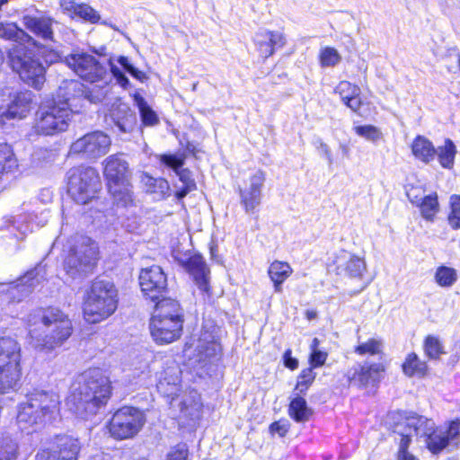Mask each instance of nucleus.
<instances>
[{
    "label": "nucleus",
    "instance_id": "obj_1",
    "mask_svg": "<svg viewBox=\"0 0 460 460\" xmlns=\"http://www.w3.org/2000/svg\"><path fill=\"white\" fill-rule=\"evenodd\" d=\"M31 31L33 36L27 34L25 31H0V36L13 42L8 51L9 65L12 69L27 84L35 89H40L46 80V70L29 48L33 47L38 49L47 48L40 40L43 41L51 40L53 31Z\"/></svg>",
    "mask_w": 460,
    "mask_h": 460
},
{
    "label": "nucleus",
    "instance_id": "obj_2",
    "mask_svg": "<svg viewBox=\"0 0 460 460\" xmlns=\"http://www.w3.org/2000/svg\"><path fill=\"white\" fill-rule=\"evenodd\" d=\"M111 394V381L100 368H90L72 384L67 404L81 418L96 414Z\"/></svg>",
    "mask_w": 460,
    "mask_h": 460
},
{
    "label": "nucleus",
    "instance_id": "obj_3",
    "mask_svg": "<svg viewBox=\"0 0 460 460\" xmlns=\"http://www.w3.org/2000/svg\"><path fill=\"white\" fill-rule=\"evenodd\" d=\"M43 330H30L31 344L40 353L49 354L61 347L72 335L73 325L68 316L58 308H48L41 315Z\"/></svg>",
    "mask_w": 460,
    "mask_h": 460
},
{
    "label": "nucleus",
    "instance_id": "obj_4",
    "mask_svg": "<svg viewBox=\"0 0 460 460\" xmlns=\"http://www.w3.org/2000/svg\"><path fill=\"white\" fill-rule=\"evenodd\" d=\"M59 395L52 391L36 390L19 405L17 422L22 430L37 429L54 420L59 413Z\"/></svg>",
    "mask_w": 460,
    "mask_h": 460
},
{
    "label": "nucleus",
    "instance_id": "obj_5",
    "mask_svg": "<svg viewBox=\"0 0 460 460\" xmlns=\"http://www.w3.org/2000/svg\"><path fill=\"white\" fill-rule=\"evenodd\" d=\"M98 260V244L88 236L76 234L68 241L63 269L71 279H83L93 272Z\"/></svg>",
    "mask_w": 460,
    "mask_h": 460
},
{
    "label": "nucleus",
    "instance_id": "obj_6",
    "mask_svg": "<svg viewBox=\"0 0 460 460\" xmlns=\"http://www.w3.org/2000/svg\"><path fill=\"white\" fill-rule=\"evenodd\" d=\"M117 305V290L113 283L95 279L84 304V318L89 323H99L111 315Z\"/></svg>",
    "mask_w": 460,
    "mask_h": 460
},
{
    "label": "nucleus",
    "instance_id": "obj_7",
    "mask_svg": "<svg viewBox=\"0 0 460 460\" xmlns=\"http://www.w3.org/2000/svg\"><path fill=\"white\" fill-rule=\"evenodd\" d=\"M72 111L66 102L51 103L40 106L34 116L32 129L37 135L54 136L67 129Z\"/></svg>",
    "mask_w": 460,
    "mask_h": 460
},
{
    "label": "nucleus",
    "instance_id": "obj_8",
    "mask_svg": "<svg viewBox=\"0 0 460 460\" xmlns=\"http://www.w3.org/2000/svg\"><path fill=\"white\" fill-rule=\"evenodd\" d=\"M21 347L11 337L0 338V393L14 391L21 379Z\"/></svg>",
    "mask_w": 460,
    "mask_h": 460
},
{
    "label": "nucleus",
    "instance_id": "obj_9",
    "mask_svg": "<svg viewBox=\"0 0 460 460\" xmlns=\"http://www.w3.org/2000/svg\"><path fill=\"white\" fill-rule=\"evenodd\" d=\"M67 174V192L76 203L84 205L95 198L101 189V181L94 168L74 167L68 171Z\"/></svg>",
    "mask_w": 460,
    "mask_h": 460
},
{
    "label": "nucleus",
    "instance_id": "obj_10",
    "mask_svg": "<svg viewBox=\"0 0 460 460\" xmlns=\"http://www.w3.org/2000/svg\"><path fill=\"white\" fill-rule=\"evenodd\" d=\"M145 423L146 416L142 411L134 407H122L115 411L108 429L112 438L127 439L135 437Z\"/></svg>",
    "mask_w": 460,
    "mask_h": 460
},
{
    "label": "nucleus",
    "instance_id": "obj_11",
    "mask_svg": "<svg viewBox=\"0 0 460 460\" xmlns=\"http://www.w3.org/2000/svg\"><path fill=\"white\" fill-rule=\"evenodd\" d=\"M402 420L412 436L425 438L427 447L432 453L437 454L449 445L446 432H437L432 420L423 416L411 415Z\"/></svg>",
    "mask_w": 460,
    "mask_h": 460
},
{
    "label": "nucleus",
    "instance_id": "obj_12",
    "mask_svg": "<svg viewBox=\"0 0 460 460\" xmlns=\"http://www.w3.org/2000/svg\"><path fill=\"white\" fill-rule=\"evenodd\" d=\"M104 164V175L110 192L113 196L124 194L130 176L128 162L119 154L108 156Z\"/></svg>",
    "mask_w": 460,
    "mask_h": 460
},
{
    "label": "nucleus",
    "instance_id": "obj_13",
    "mask_svg": "<svg viewBox=\"0 0 460 460\" xmlns=\"http://www.w3.org/2000/svg\"><path fill=\"white\" fill-rule=\"evenodd\" d=\"M65 63L82 79L95 82L102 79L106 68L92 55L84 52H75L65 57Z\"/></svg>",
    "mask_w": 460,
    "mask_h": 460
},
{
    "label": "nucleus",
    "instance_id": "obj_14",
    "mask_svg": "<svg viewBox=\"0 0 460 460\" xmlns=\"http://www.w3.org/2000/svg\"><path fill=\"white\" fill-rule=\"evenodd\" d=\"M111 144V138L107 134L94 131L75 141L70 150L75 154H83L87 158H98L107 154Z\"/></svg>",
    "mask_w": 460,
    "mask_h": 460
},
{
    "label": "nucleus",
    "instance_id": "obj_15",
    "mask_svg": "<svg viewBox=\"0 0 460 460\" xmlns=\"http://www.w3.org/2000/svg\"><path fill=\"white\" fill-rule=\"evenodd\" d=\"M139 285L144 296L155 302L167 290V278L160 266L153 265L142 269L139 274Z\"/></svg>",
    "mask_w": 460,
    "mask_h": 460
},
{
    "label": "nucleus",
    "instance_id": "obj_16",
    "mask_svg": "<svg viewBox=\"0 0 460 460\" xmlns=\"http://www.w3.org/2000/svg\"><path fill=\"white\" fill-rule=\"evenodd\" d=\"M183 319H153L150 331L153 339L160 344H167L179 339L181 335Z\"/></svg>",
    "mask_w": 460,
    "mask_h": 460
},
{
    "label": "nucleus",
    "instance_id": "obj_17",
    "mask_svg": "<svg viewBox=\"0 0 460 460\" xmlns=\"http://www.w3.org/2000/svg\"><path fill=\"white\" fill-rule=\"evenodd\" d=\"M266 177L261 171H257L249 179V186L240 189L241 204L243 206L246 213H254L261 202V190Z\"/></svg>",
    "mask_w": 460,
    "mask_h": 460
},
{
    "label": "nucleus",
    "instance_id": "obj_18",
    "mask_svg": "<svg viewBox=\"0 0 460 460\" xmlns=\"http://www.w3.org/2000/svg\"><path fill=\"white\" fill-rule=\"evenodd\" d=\"M333 270L337 275L359 279L366 270L365 261L349 252L341 251L333 259Z\"/></svg>",
    "mask_w": 460,
    "mask_h": 460
},
{
    "label": "nucleus",
    "instance_id": "obj_19",
    "mask_svg": "<svg viewBox=\"0 0 460 460\" xmlns=\"http://www.w3.org/2000/svg\"><path fill=\"white\" fill-rule=\"evenodd\" d=\"M175 259L193 277L198 288L204 293L209 294V269L200 255H193L188 259Z\"/></svg>",
    "mask_w": 460,
    "mask_h": 460
},
{
    "label": "nucleus",
    "instance_id": "obj_20",
    "mask_svg": "<svg viewBox=\"0 0 460 460\" xmlns=\"http://www.w3.org/2000/svg\"><path fill=\"white\" fill-rule=\"evenodd\" d=\"M384 370L381 363L358 365L348 371L347 377L350 385L364 387L376 382Z\"/></svg>",
    "mask_w": 460,
    "mask_h": 460
},
{
    "label": "nucleus",
    "instance_id": "obj_21",
    "mask_svg": "<svg viewBox=\"0 0 460 460\" xmlns=\"http://www.w3.org/2000/svg\"><path fill=\"white\" fill-rule=\"evenodd\" d=\"M197 349L201 359L217 358L221 351V346L217 341V329L214 325H204L199 340Z\"/></svg>",
    "mask_w": 460,
    "mask_h": 460
},
{
    "label": "nucleus",
    "instance_id": "obj_22",
    "mask_svg": "<svg viewBox=\"0 0 460 460\" xmlns=\"http://www.w3.org/2000/svg\"><path fill=\"white\" fill-rule=\"evenodd\" d=\"M158 159L161 164L172 168L176 172L183 185L188 186L189 189H196V182L192 178L191 172L189 169L181 168L186 159L184 153L163 154L158 155Z\"/></svg>",
    "mask_w": 460,
    "mask_h": 460
},
{
    "label": "nucleus",
    "instance_id": "obj_23",
    "mask_svg": "<svg viewBox=\"0 0 460 460\" xmlns=\"http://www.w3.org/2000/svg\"><path fill=\"white\" fill-rule=\"evenodd\" d=\"M110 119L121 133H130L137 126L136 113L125 103L112 106Z\"/></svg>",
    "mask_w": 460,
    "mask_h": 460
},
{
    "label": "nucleus",
    "instance_id": "obj_24",
    "mask_svg": "<svg viewBox=\"0 0 460 460\" xmlns=\"http://www.w3.org/2000/svg\"><path fill=\"white\" fill-rule=\"evenodd\" d=\"M59 6L72 18L77 17L91 24H96L101 21L99 13L87 4H77L74 0H60Z\"/></svg>",
    "mask_w": 460,
    "mask_h": 460
},
{
    "label": "nucleus",
    "instance_id": "obj_25",
    "mask_svg": "<svg viewBox=\"0 0 460 460\" xmlns=\"http://www.w3.org/2000/svg\"><path fill=\"white\" fill-rule=\"evenodd\" d=\"M80 450L79 440L70 436L57 437L52 448L49 449L58 460H77Z\"/></svg>",
    "mask_w": 460,
    "mask_h": 460
},
{
    "label": "nucleus",
    "instance_id": "obj_26",
    "mask_svg": "<svg viewBox=\"0 0 460 460\" xmlns=\"http://www.w3.org/2000/svg\"><path fill=\"white\" fill-rule=\"evenodd\" d=\"M32 101L33 93L31 91L17 93L8 105L4 117L18 119L25 118L31 110Z\"/></svg>",
    "mask_w": 460,
    "mask_h": 460
},
{
    "label": "nucleus",
    "instance_id": "obj_27",
    "mask_svg": "<svg viewBox=\"0 0 460 460\" xmlns=\"http://www.w3.org/2000/svg\"><path fill=\"white\" fill-rule=\"evenodd\" d=\"M153 319H183L182 309L178 301L164 296L155 301Z\"/></svg>",
    "mask_w": 460,
    "mask_h": 460
},
{
    "label": "nucleus",
    "instance_id": "obj_28",
    "mask_svg": "<svg viewBox=\"0 0 460 460\" xmlns=\"http://www.w3.org/2000/svg\"><path fill=\"white\" fill-rule=\"evenodd\" d=\"M284 37L280 31H264L256 36L260 50L266 58L272 55L275 48L284 45Z\"/></svg>",
    "mask_w": 460,
    "mask_h": 460
},
{
    "label": "nucleus",
    "instance_id": "obj_29",
    "mask_svg": "<svg viewBox=\"0 0 460 460\" xmlns=\"http://www.w3.org/2000/svg\"><path fill=\"white\" fill-rule=\"evenodd\" d=\"M394 433L395 436L399 437L400 440L397 460H419L417 457L407 451L413 436L408 428H406V425L402 420L395 424L394 428Z\"/></svg>",
    "mask_w": 460,
    "mask_h": 460
},
{
    "label": "nucleus",
    "instance_id": "obj_30",
    "mask_svg": "<svg viewBox=\"0 0 460 460\" xmlns=\"http://www.w3.org/2000/svg\"><path fill=\"white\" fill-rule=\"evenodd\" d=\"M39 283L40 281L36 277L35 270H31L22 277L16 284H12L9 292H11L13 298H15V292L21 293V295L17 296L18 301H20L31 294Z\"/></svg>",
    "mask_w": 460,
    "mask_h": 460
},
{
    "label": "nucleus",
    "instance_id": "obj_31",
    "mask_svg": "<svg viewBox=\"0 0 460 460\" xmlns=\"http://www.w3.org/2000/svg\"><path fill=\"white\" fill-rule=\"evenodd\" d=\"M413 155L419 160L428 164L432 161L437 153L432 143L422 136H418L411 144Z\"/></svg>",
    "mask_w": 460,
    "mask_h": 460
},
{
    "label": "nucleus",
    "instance_id": "obj_32",
    "mask_svg": "<svg viewBox=\"0 0 460 460\" xmlns=\"http://www.w3.org/2000/svg\"><path fill=\"white\" fill-rule=\"evenodd\" d=\"M292 271V268L287 262L275 261L270 265L268 273L274 283L276 292H281V284L291 275Z\"/></svg>",
    "mask_w": 460,
    "mask_h": 460
},
{
    "label": "nucleus",
    "instance_id": "obj_33",
    "mask_svg": "<svg viewBox=\"0 0 460 460\" xmlns=\"http://www.w3.org/2000/svg\"><path fill=\"white\" fill-rule=\"evenodd\" d=\"M83 85L75 80H64L57 93V103L66 102L70 106L72 98L83 92Z\"/></svg>",
    "mask_w": 460,
    "mask_h": 460
},
{
    "label": "nucleus",
    "instance_id": "obj_34",
    "mask_svg": "<svg viewBox=\"0 0 460 460\" xmlns=\"http://www.w3.org/2000/svg\"><path fill=\"white\" fill-rule=\"evenodd\" d=\"M289 415L297 422L308 420L312 411L307 407L306 401L300 396L294 398L289 404Z\"/></svg>",
    "mask_w": 460,
    "mask_h": 460
},
{
    "label": "nucleus",
    "instance_id": "obj_35",
    "mask_svg": "<svg viewBox=\"0 0 460 460\" xmlns=\"http://www.w3.org/2000/svg\"><path fill=\"white\" fill-rule=\"evenodd\" d=\"M142 181L146 187V191L155 194L157 199L164 198L170 190L168 181L163 178H153L145 174Z\"/></svg>",
    "mask_w": 460,
    "mask_h": 460
},
{
    "label": "nucleus",
    "instance_id": "obj_36",
    "mask_svg": "<svg viewBox=\"0 0 460 460\" xmlns=\"http://www.w3.org/2000/svg\"><path fill=\"white\" fill-rule=\"evenodd\" d=\"M419 203L420 205L418 207L420 209L421 216L426 220L432 221L435 215L439 210L437 193L425 195V197Z\"/></svg>",
    "mask_w": 460,
    "mask_h": 460
},
{
    "label": "nucleus",
    "instance_id": "obj_37",
    "mask_svg": "<svg viewBox=\"0 0 460 460\" xmlns=\"http://www.w3.org/2000/svg\"><path fill=\"white\" fill-rule=\"evenodd\" d=\"M402 370L408 376H424L427 371V365L415 353H411L402 364Z\"/></svg>",
    "mask_w": 460,
    "mask_h": 460
},
{
    "label": "nucleus",
    "instance_id": "obj_38",
    "mask_svg": "<svg viewBox=\"0 0 460 460\" xmlns=\"http://www.w3.org/2000/svg\"><path fill=\"white\" fill-rule=\"evenodd\" d=\"M436 155L438 156V161L444 168L450 169L454 165L455 155L456 153V146L450 139L445 141L443 146H439Z\"/></svg>",
    "mask_w": 460,
    "mask_h": 460
},
{
    "label": "nucleus",
    "instance_id": "obj_39",
    "mask_svg": "<svg viewBox=\"0 0 460 460\" xmlns=\"http://www.w3.org/2000/svg\"><path fill=\"white\" fill-rule=\"evenodd\" d=\"M54 21L45 14L36 13L23 16V24L26 29H51Z\"/></svg>",
    "mask_w": 460,
    "mask_h": 460
},
{
    "label": "nucleus",
    "instance_id": "obj_40",
    "mask_svg": "<svg viewBox=\"0 0 460 460\" xmlns=\"http://www.w3.org/2000/svg\"><path fill=\"white\" fill-rule=\"evenodd\" d=\"M424 350L427 357L430 359H438L442 354L446 353L440 340L431 335L425 339Z\"/></svg>",
    "mask_w": 460,
    "mask_h": 460
},
{
    "label": "nucleus",
    "instance_id": "obj_41",
    "mask_svg": "<svg viewBox=\"0 0 460 460\" xmlns=\"http://www.w3.org/2000/svg\"><path fill=\"white\" fill-rule=\"evenodd\" d=\"M18 446L15 441L4 438L0 441V460H16Z\"/></svg>",
    "mask_w": 460,
    "mask_h": 460
},
{
    "label": "nucleus",
    "instance_id": "obj_42",
    "mask_svg": "<svg viewBox=\"0 0 460 460\" xmlns=\"http://www.w3.org/2000/svg\"><path fill=\"white\" fill-rule=\"evenodd\" d=\"M436 280L440 286H451L456 280V270L451 268L441 267L436 272Z\"/></svg>",
    "mask_w": 460,
    "mask_h": 460
},
{
    "label": "nucleus",
    "instance_id": "obj_43",
    "mask_svg": "<svg viewBox=\"0 0 460 460\" xmlns=\"http://www.w3.org/2000/svg\"><path fill=\"white\" fill-rule=\"evenodd\" d=\"M336 93H338L343 102L349 99L352 96L359 95L360 89L358 86L350 84L348 81H341L335 89Z\"/></svg>",
    "mask_w": 460,
    "mask_h": 460
},
{
    "label": "nucleus",
    "instance_id": "obj_44",
    "mask_svg": "<svg viewBox=\"0 0 460 460\" xmlns=\"http://www.w3.org/2000/svg\"><path fill=\"white\" fill-rule=\"evenodd\" d=\"M382 351V342L380 341L370 339L366 342L360 343L356 347L355 352L359 355L369 353L371 355L379 354Z\"/></svg>",
    "mask_w": 460,
    "mask_h": 460
},
{
    "label": "nucleus",
    "instance_id": "obj_45",
    "mask_svg": "<svg viewBox=\"0 0 460 460\" xmlns=\"http://www.w3.org/2000/svg\"><path fill=\"white\" fill-rule=\"evenodd\" d=\"M315 378V373L313 371V367H308L302 370L298 376V381L296 389L299 390L300 393H305L310 385Z\"/></svg>",
    "mask_w": 460,
    "mask_h": 460
},
{
    "label": "nucleus",
    "instance_id": "obj_46",
    "mask_svg": "<svg viewBox=\"0 0 460 460\" xmlns=\"http://www.w3.org/2000/svg\"><path fill=\"white\" fill-rule=\"evenodd\" d=\"M354 130L358 136L369 141H376L381 137L380 130L372 125L357 126Z\"/></svg>",
    "mask_w": 460,
    "mask_h": 460
},
{
    "label": "nucleus",
    "instance_id": "obj_47",
    "mask_svg": "<svg viewBox=\"0 0 460 460\" xmlns=\"http://www.w3.org/2000/svg\"><path fill=\"white\" fill-rule=\"evenodd\" d=\"M139 111L143 123L146 126H154L158 123L156 113L144 102L139 103Z\"/></svg>",
    "mask_w": 460,
    "mask_h": 460
},
{
    "label": "nucleus",
    "instance_id": "obj_48",
    "mask_svg": "<svg viewBox=\"0 0 460 460\" xmlns=\"http://www.w3.org/2000/svg\"><path fill=\"white\" fill-rule=\"evenodd\" d=\"M321 64L323 66H333L341 60L338 51L333 48H325L320 55Z\"/></svg>",
    "mask_w": 460,
    "mask_h": 460
},
{
    "label": "nucleus",
    "instance_id": "obj_49",
    "mask_svg": "<svg viewBox=\"0 0 460 460\" xmlns=\"http://www.w3.org/2000/svg\"><path fill=\"white\" fill-rule=\"evenodd\" d=\"M82 93H84L85 99L92 103H99L106 97L107 91L104 88L98 86H93Z\"/></svg>",
    "mask_w": 460,
    "mask_h": 460
},
{
    "label": "nucleus",
    "instance_id": "obj_50",
    "mask_svg": "<svg viewBox=\"0 0 460 460\" xmlns=\"http://www.w3.org/2000/svg\"><path fill=\"white\" fill-rule=\"evenodd\" d=\"M446 434L449 443H454L455 445L460 443V419L451 422Z\"/></svg>",
    "mask_w": 460,
    "mask_h": 460
},
{
    "label": "nucleus",
    "instance_id": "obj_51",
    "mask_svg": "<svg viewBox=\"0 0 460 460\" xmlns=\"http://www.w3.org/2000/svg\"><path fill=\"white\" fill-rule=\"evenodd\" d=\"M13 151L7 145H0V176L6 170V164L11 161Z\"/></svg>",
    "mask_w": 460,
    "mask_h": 460
},
{
    "label": "nucleus",
    "instance_id": "obj_52",
    "mask_svg": "<svg viewBox=\"0 0 460 460\" xmlns=\"http://www.w3.org/2000/svg\"><path fill=\"white\" fill-rule=\"evenodd\" d=\"M188 448L185 445H178L167 455L166 460H187Z\"/></svg>",
    "mask_w": 460,
    "mask_h": 460
},
{
    "label": "nucleus",
    "instance_id": "obj_53",
    "mask_svg": "<svg viewBox=\"0 0 460 460\" xmlns=\"http://www.w3.org/2000/svg\"><path fill=\"white\" fill-rule=\"evenodd\" d=\"M40 40L43 42L42 40ZM51 40H52V39L49 40V41H51ZM48 42H49V40L44 41V43L47 45V48H42L43 49H45V52H43L45 62L50 65V64H55V63L62 61V57L58 52H57L53 49L49 50Z\"/></svg>",
    "mask_w": 460,
    "mask_h": 460
},
{
    "label": "nucleus",
    "instance_id": "obj_54",
    "mask_svg": "<svg viewBox=\"0 0 460 460\" xmlns=\"http://www.w3.org/2000/svg\"><path fill=\"white\" fill-rule=\"evenodd\" d=\"M327 358V353L322 350L311 352L310 354V364L312 367H321L324 364Z\"/></svg>",
    "mask_w": 460,
    "mask_h": 460
},
{
    "label": "nucleus",
    "instance_id": "obj_55",
    "mask_svg": "<svg viewBox=\"0 0 460 460\" xmlns=\"http://www.w3.org/2000/svg\"><path fill=\"white\" fill-rule=\"evenodd\" d=\"M316 148L318 149L319 153L327 159L330 165L332 164L333 158L329 146L320 138L316 141Z\"/></svg>",
    "mask_w": 460,
    "mask_h": 460
},
{
    "label": "nucleus",
    "instance_id": "obj_56",
    "mask_svg": "<svg viewBox=\"0 0 460 460\" xmlns=\"http://www.w3.org/2000/svg\"><path fill=\"white\" fill-rule=\"evenodd\" d=\"M291 349H287L284 353V364L290 369H296L298 367V360L291 356Z\"/></svg>",
    "mask_w": 460,
    "mask_h": 460
},
{
    "label": "nucleus",
    "instance_id": "obj_57",
    "mask_svg": "<svg viewBox=\"0 0 460 460\" xmlns=\"http://www.w3.org/2000/svg\"><path fill=\"white\" fill-rule=\"evenodd\" d=\"M111 69L113 75L116 77L118 83L121 86L126 88L128 85L129 82H128V79L125 76V75L119 70V68H118L116 66H111Z\"/></svg>",
    "mask_w": 460,
    "mask_h": 460
},
{
    "label": "nucleus",
    "instance_id": "obj_58",
    "mask_svg": "<svg viewBox=\"0 0 460 460\" xmlns=\"http://www.w3.org/2000/svg\"><path fill=\"white\" fill-rule=\"evenodd\" d=\"M417 191V189H411L407 192V196L410 201L418 207L420 205L419 202L421 201L425 196L423 195V191H421V190H420V195L416 193Z\"/></svg>",
    "mask_w": 460,
    "mask_h": 460
},
{
    "label": "nucleus",
    "instance_id": "obj_59",
    "mask_svg": "<svg viewBox=\"0 0 460 460\" xmlns=\"http://www.w3.org/2000/svg\"><path fill=\"white\" fill-rule=\"evenodd\" d=\"M270 430L271 433H278L280 437H284L288 432V428L285 424L275 421L270 424Z\"/></svg>",
    "mask_w": 460,
    "mask_h": 460
},
{
    "label": "nucleus",
    "instance_id": "obj_60",
    "mask_svg": "<svg viewBox=\"0 0 460 460\" xmlns=\"http://www.w3.org/2000/svg\"><path fill=\"white\" fill-rule=\"evenodd\" d=\"M344 103L353 111H357L361 107V99L359 95H355L344 102Z\"/></svg>",
    "mask_w": 460,
    "mask_h": 460
},
{
    "label": "nucleus",
    "instance_id": "obj_61",
    "mask_svg": "<svg viewBox=\"0 0 460 460\" xmlns=\"http://www.w3.org/2000/svg\"><path fill=\"white\" fill-rule=\"evenodd\" d=\"M49 449L42 450L36 455V460H58Z\"/></svg>",
    "mask_w": 460,
    "mask_h": 460
},
{
    "label": "nucleus",
    "instance_id": "obj_62",
    "mask_svg": "<svg viewBox=\"0 0 460 460\" xmlns=\"http://www.w3.org/2000/svg\"><path fill=\"white\" fill-rule=\"evenodd\" d=\"M128 73H129L133 77L137 78L140 82H144L147 79L146 75L144 72L136 68L134 66L129 67Z\"/></svg>",
    "mask_w": 460,
    "mask_h": 460
},
{
    "label": "nucleus",
    "instance_id": "obj_63",
    "mask_svg": "<svg viewBox=\"0 0 460 460\" xmlns=\"http://www.w3.org/2000/svg\"><path fill=\"white\" fill-rule=\"evenodd\" d=\"M448 222H449V225L454 229L460 228V213L458 214V213L450 212V214L448 216Z\"/></svg>",
    "mask_w": 460,
    "mask_h": 460
},
{
    "label": "nucleus",
    "instance_id": "obj_64",
    "mask_svg": "<svg viewBox=\"0 0 460 460\" xmlns=\"http://www.w3.org/2000/svg\"><path fill=\"white\" fill-rule=\"evenodd\" d=\"M451 212L460 213V196L453 195L450 198Z\"/></svg>",
    "mask_w": 460,
    "mask_h": 460
}]
</instances>
